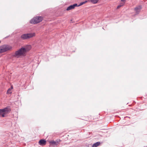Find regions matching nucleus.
<instances>
[{
	"mask_svg": "<svg viewBox=\"0 0 147 147\" xmlns=\"http://www.w3.org/2000/svg\"><path fill=\"white\" fill-rule=\"evenodd\" d=\"M142 8V6L141 5H139L136 7L134 9V10L137 14H138Z\"/></svg>",
	"mask_w": 147,
	"mask_h": 147,
	"instance_id": "obj_8",
	"label": "nucleus"
},
{
	"mask_svg": "<svg viewBox=\"0 0 147 147\" xmlns=\"http://www.w3.org/2000/svg\"><path fill=\"white\" fill-rule=\"evenodd\" d=\"M11 90V88H9L7 91V94H11L12 93Z\"/></svg>",
	"mask_w": 147,
	"mask_h": 147,
	"instance_id": "obj_12",
	"label": "nucleus"
},
{
	"mask_svg": "<svg viewBox=\"0 0 147 147\" xmlns=\"http://www.w3.org/2000/svg\"><path fill=\"white\" fill-rule=\"evenodd\" d=\"M82 4H83L84 3H85V2H82Z\"/></svg>",
	"mask_w": 147,
	"mask_h": 147,
	"instance_id": "obj_16",
	"label": "nucleus"
},
{
	"mask_svg": "<svg viewBox=\"0 0 147 147\" xmlns=\"http://www.w3.org/2000/svg\"><path fill=\"white\" fill-rule=\"evenodd\" d=\"M1 42V41H0V43Z\"/></svg>",
	"mask_w": 147,
	"mask_h": 147,
	"instance_id": "obj_19",
	"label": "nucleus"
},
{
	"mask_svg": "<svg viewBox=\"0 0 147 147\" xmlns=\"http://www.w3.org/2000/svg\"><path fill=\"white\" fill-rule=\"evenodd\" d=\"M13 88V87L12 86H11V89H12Z\"/></svg>",
	"mask_w": 147,
	"mask_h": 147,
	"instance_id": "obj_17",
	"label": "nucleus"
},
{
	"mask_svg": "<svg viewBox=\"0 0 147 147\" xmlns=\"http://www.w3.org/2000/svg\"><path fill=\"white\" fill-rule=\"evenodd\" d=\"M42 19V18L41 16L34 17L30 21V23L31 24H37L41 22Z\"/></svg>",
	"mask_w": 147,
	"mask_h": 147,
	"instance_id": "obj_5",
	"label": "nucleus"
},
{
	"mask_svg": "<svg viewBox=\"0 0 147 147\" xmlns=\"http://www.w3.org/2000/svg\"><path fill=\"white\" fill-rule=\"evenodd\" d=\"M124 5V4L123 3H121L119 5H118L117 7V9H119L121 6H123Z\"/></svg>",
	"mask_w": 147,
	"mask_h": 147,
	"instance_id": "obj_13",
	"label": "nucleus"
},
{
	"mask_svg": "<svg viewBox=\"0 0 147 147\" xmlns=\"http://www.w3.org/2000/svg\"><path fill=\"white\" fill-rule=\"evenodd\" d=\"M46 141L44 140H41L39 142V144L42 146L45 145L46 144Z\"/></svg>",
	"mask_w": 147,
	"mask_h": 147,
	"instance_id": "obj_9",
	"label": "nucleus"
},
{
	"mask_svg": "<svg viewBox=\"0 0 147 147\" xmlns=\"http://www.w3.org/2000/svg\"><path fill=\"white\" fill-rule=\"evenodd\" d=\"M84 2H85V3L86 2H87V1H84Z\"/></svg>",
	"mask_w": 147,
	"mask_h": 147,
	"instance_id": "obj_18",
	"label": "nucleus"
},
{
	"mask_svg": "<svg viewBox=\"0 0 147 147\" xmlns=\"http://www.w3.org/2000/svg\"><path fill=\"white\" fill-rule=\"evenodd\" d=\"M126 0H121V1L122 2H125Z\"/></svg>",
	"mask_w": 147,
	"mask_h": 147,
	"instance_id": "obj_15",
	"label": "nucleus"
},
{
	"mask_svg": "<svg viewBox=\"0 0 147 147\" xmlns=\"http://www.w3.org/2000/svg\"><path fill=\"white\" fill-rule=\"evenodd\" d=\"M60 140H52L49 143L50 145L54 147L57 146L59 143Z\"/></svg>",
	"mask_w": 147,
	"mask_h": 147,
	"instance_id": "obj_6",
	"label": "nucleus"
},
{
	"mask_svg": "<svg viewBox=\"0 0 147 147\" xmlns=\"http://www.w3.org/2000/svg\"><path fill=\"white\" fill-rule=\"evenodd\" d=\"M31 48V46L30 45L27 46L26 48L22 47L16 51L12 56L14 57L18 58L21 56H24L26 52L30 50Z\"/></svg>",
	"mask_w": 147,
	"mask_h": 147,
	"instance_id": "obj_1",
	"label": "nucleus"
},
{
	"mask_svg": "<svg viewBox=\"0 0 147 147\" xmlns=\"http://www.w3.org/2000/svg\"><path fill=\"white\" fill-rule=\"evenodd\" d=\"M11 46L7 45H4L0 46V53L5 52L11 49Z\"/></svg>",
	"mask_w": 147,
	"mask_h": 147,
	"instance_id": "obj_3",
	"label": "nucleus"
},
{
	"mask_svg": "<svg viewBox=\"0 0 147 147\" xmlns=\"http://www.w3.org/2000/svg\"><path fill=\"white\" fill-rule=\"evenodd\" d=\"M99 0H90V1L93 3H97Z\"/></svg>",
	"mask_w": 147,
	"mask_h": 147,
	"instance_id": "obj_11",
	"label": "nucleus"
},
{
	"mask_svg": "<svg viewBox=\"0 0 147 147\" xmlns=\"http://www.w3.org/2000/svg\"><path fill=\"white\" fill-rule=\"evenodd\" d=\"M82 5L83 4H82V2H81V3H80V5H77V6H79L81 5Z\"/></svg>",
	"mask_w": 147,
	"mask_h": 147,
	"instance_id": "obj_14",
	"label": "nucleus"
},
{
	"mask_svg": "<svg viewBox=\"0 0 147 147\" xmlns=\"http://www.w3.org/2000/svg\"><path fill=\"white\" fill-rule=\"evenodd\" d=\"M100 144V143L99 142H97L95 143L92 146V147H97Z\"/></svg>",
	"mask_w": 147,
	"mask_h": 147,
	"instance_id": "obj_10",
	"label": "nucleus"
},
{
	"mask_svg": "<svg viewBox=\"0 0 147 147\" xmlns=\"http://www.w3.org/2000/svg\"><path fill=\"white\" fill-rule=\"evenodd\" d=\"M35 36L34 33H31L26 34H24L21 35L20 38L23 40H25L32 38Z\"/></svg>",
	"mask_w": 147,
	"mask_h": 147,
	"instance_id": "obj_4",
	"label": "nucleus"
},
{
	"mask_svg": "<svg viewBox=\"0 0 147 147\" xmlns=\"http://www.w3.org/2000/svg\"><path fill=\"white\" fill-rule=\"evenodd\" d=\"M77 6V3L74 4L73 5H71L68 7L66 9V10L68 11L72 9H74L75 7H76Z\"/></svg>",
	"mask_w": 147,
	"mask_h": 147,
	"instance_id": "obj_7",
	"label": "nucleus"
},
{
	"mask_svg": "<svg viewBox=\"0 0 147 147\" xmlns=\"http://www.w3.org/2000/svg\"><path fill=\"white\" fill-rule=\"evenodd\" d=\"M11 111V109L9 107H7L3 109H0V116L4 117H5Z\"/></svg>",
	"mask_w": 147,
	"mask_h": 147,
	"instance_id": "obj_2",
	"label": "nucleus"
}]
</instances>
